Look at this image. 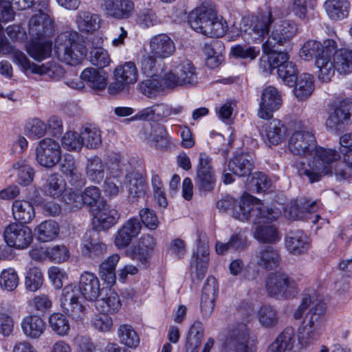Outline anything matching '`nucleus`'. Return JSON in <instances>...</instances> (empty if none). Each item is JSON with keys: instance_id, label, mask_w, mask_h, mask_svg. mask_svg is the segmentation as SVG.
<instances>
[{"instance_id": "obj_52", "label": "nucleus", "mask_w": 352, "mask_h": 352, "mask_svg": "<svg viewBox=\"0 0 352 352\" xmlns=\"http://www.w3.org/2000/svg\"><path fill=\"white\" fill-rule=\"evenodd\" d=\"M118 336L121 344L129 347L136 348L140 344V337L129 324H122L118 329Z\"/></svg>"}, {"instance_id": "obj_17", "label": "nucleus", "mask_w": 352, "mask_h": 352, "mask_svg": "<svg viewBox=\"0 0 352 352\" xmlns=\"http://www.w3.org/2000/svg\"><path fill=\"white\" fill-rule=\"evenodd\" d=\"M215 182L211 160L206 153H201L197 168L196 185L200 190L209 192L214 188Z\"/></svg>"}, {"instance_id": "obj_41", "label": "nucleus", "mask_w": 352, "mask_h": 352, "mask_svg": "<svg viewBox=\"0 0 352 352\" xmlns=\"http://www.w3.org/2000/svg\"><path fill=\"white\" fill-rule=\"evenodd\" d=\"M120 260V255L113 254L101 263L99 267V276L107 285L116 283V267Z\"/></svg>"}, {"instance_id": "obj_11", "label": "nucleus", "mask_w": 352, "mask_h": 352, "mask_svg": "<svg viewBox=\"0 0 352 352\" xmlns=\"http://www.w3.org/2000/svg\"><path fill=\"white\" fill-rule=\"evenodd\" d=\"M61 148L59 144L52 138L41 140L36 147V160L46 168L54 167L60 160Z\"/></svg>"}, {"instance_id": "obj_10", "label": "nucleus", "mask_w": 352, "mask_h": 352, "mask_svg": "<svg viewBox=\"0 0 352 352\" xmlns=\"http://www.w3.org/2000/svg\"><path fill=\"white\" fill-rule=\"evenodd\" d=\"M352 114V98H346L333 104L329 110L326 126L332 131H340Z\"/></svg>"}, {"instance_id": "obj_30", "label": "nucleus", "mask_w": 352, "mask_h": 352, "mask_svg": "<svg viewBox=\"0 0 352 352\" xmlns=\"http://www.w3.org/2000/svg\"><path fill=\"white\" fill-rule=\"evenodd\" d=\"M256 264L265 270H274L276 268L280 261V256L278 251L272 247L265 246L258 250L255 255Z\"/></svg>"}, {"instance_id": "obj_39", "label": "nucleus", "mask_w": 352, "mask_h": 352, "mask_svg": "<svg viewBox=\"0 0 352 352\" xmlns=\"http://www.w3.org/2000/svg\"><path fill=\"white\" fill-rule=\"evenodd\" d=\"M287 130L284 123L278 119L272 120L265 126L266 138L272 145H277L285 139Z\"/></svg>"}, {"instance_id": "obj_13", "label": "nucleus", "mask_w": 352, "mask_h": 352, "mask_svg": "<svg viewBox=\"0 0 352 352\" xmlns=\"http://www.w3.org/2000/svg\"><path fill=\"white\" fill-rule=\"evenodd\" d=\"M3 237L8 245L21 250L27 248L33 240L31 229L16 223H11L5 228Z\"/></svg>"}, {"instance_id": "obj_58", "label": "nucleus", "mask_w": 352, "mask_h": 352, "mask_svg": "<svg viewBox=\"0 0 352 352\" xmlns=\"http://www.w3.org/2000/svg\"><path fill=\"white\" fill-rule=\"evenodd\" d=\"M302 206L300 207L297 201H292L289 206L285 210L286 215L289 219L293 220H300L305 218L304 211L307 212L309 214H311V212L314 211V207L316 204L315 202L311 204L301 203Z\"/></svg>"}, {"instance_id": "obj_56", "label": "nucleus", "mask_w": 352, "mask_h": 352, "mask_svg": "<svg viewBox=\"0 0 352 352\" xmlns=\"http://www.w3.org/2000/svg\"><path fill=\"white\" fill-rule=\"evenodd\" d=\"M167 131L165 126L162 124H157L155 126L151 133L147 137V142L151 145L155 146L157 148H162L167 146L168 138Z\"/></svg>"}, {"instance_id": "obj_36", "label": "nucleus", "mask_w": 352, "mask_h": 352, "mask_svg": "<svg viewBox=\"0 0 352 352\" xmlns=\"http://www.w3.org/2000/svg\"><path fill=\"white\" fill-rule=\"evenodd\" d=\"M26 50L32 58L41 61L51 56L52 42L45 38L41 40L31 39L26 45Z\"/></svg>"}, {"instance_id": "obj_24", "label": "nucleus", "mask_w": 352, "mask_h": 352, "mask_svg": "<svg viewBox=\"0 0 352 352\" xmlns=\"http://www.w3.org/2000/svg\"><path fill=\"white\" fill-rule=\"evenodd\" d=\"M120 217L118 210L106 203H100L98 208L94 209V223L100 230H109L118 222Z\"/></svg>"}, {"instance_id": "obj_60", "label": "nucleus", "mask_w": 352, "mask_h": 352, "mask_svg": "<svg viewBox=\"0 0 352 352\" xmlns=\"http://www.w3.org/2000/svg\"><path fill=\"white\" fill-rule=\"evenodd\" d=\"M135 22L140 27L146 28L159 24L160 20L153 10L143 8L137 12Z\"/></svg>"}, {"instance_id": "obj_15", "label": "nucleus", "mask_w": 352, "mask_h": 352, "mask_svg": "<svg viewBox=\"0 0 352 352\" xmlns=\"http://www.w3.org/2000/svg\"><path fill=\"white\" fill-rule=\"evenodd\" d=\"M209 249L206 243L199 240L196 251L190 260V276L193 283H199L205 276L208 267Z\"/></svg>"}, {"instance_id": "obj_2", "label": "nucleus", "mask_w": 352, "mask_h": 352, "mask_svg": "<svg viewBox=\"0 0 352 352\" xmlns=\"http://www.w3.org/2000/svg\"><path fill=\"white\" fill-rule=\"evenodd\" d=\"M308 308L309 310L298 329V340L303 348L309 346L318 340L325 329V304L316 296H303L294 313V318L300 319Z\"/></svg>"}, {"instance_id": "obj_31", "label": "nucleus", "mask_w": 352, "mask_h": 352, "mask_svg": "<svg viewBox=\"0 0 352 352\" xmlns=\"http://www.w3.org/2000/svg\"><path fill=\"white\" fill-rule=\"evenodd\" d=\"M104 6L108 14L116 19H128L134 10L131 0H105Z\"/></svg>"}, {"instance_id": "obj_42", "label": "nucleus", "mask_w": 352, "mask_h": 352, "mask_svg": "<svg viewBox=\"0 0 352 352\" xmlns=\"http://www.w3.org/2000/svg\"><path fill=\"white\" fill-rule=\"evenodd\" d=\"M38 241L42 243L54 240L58 234V224L53 220H47L41 223L34 229Z\"/></svg>"}, {"instance_id": "obj_1", "label": "nucleus", "mask_w": 352, "mask_h": 352, "mask_svg": "<svg viewBox=\"0 0 352 352\" xmlns=\"http://www.w3.org/2000/svg\"><path fill=\"white\" fill-rule=\"evenodd\" d=\"M288 149L295 155L313 157V160L303 164L298 171L300 176L307 177L311 183L318 182L322 174L331 172V165L340 158L336 150L318 146L314 133L306 129L292 133L288 140Z\"/></svg>"}, {"instance_id": "obj_35", "label": "nucleus", "mask_w": 352, "mask_h": 352, "mask_svg": "<svg viewBox=\"0 0 352 352\" xmlns=\"http://www.w3.org/2000/svg\"><path fill=\"white\" fill-rule=\"evenodd\" d=\"M21 325L24 334L32 339L39 338L46 329L43 319L36 315L25 317L22 320Z\"/></svg>"}, {"instance_id": "obj_38", "label": "nucleus", "mask_w": 352, "mask_h": 352, "mask_svg": "<svg viewBox=\"0 0 352 352\" xmlns=\"http://www.w3.org/2000/svg\"><path fill=\"white\" fill-rule=\"evenodd\" d=\"M60 171L69 177V182L76 187L81 186L85 184L81 174L77 170L74 158L72 155H65L63 159L60 160Z\"/></svg>"}, {"instance_id": "obj_26", "label": "nucleus", "mask_w": 352, "mask_h": 352, "mask_svg": "<svg viewBox=\"0 0 352 352\" xmlns=\"http://www.w3.org/2000/svg\"><path fill=\"white\" fill-rule=\"evenodd\" d=\"M175 50V43L167 34L155 35L150 41V52L155 58H166L170 56Z\"/></svg>"}, {"instance_id": "obj_22", "label": "nucleus", "mask_w": 352, "mask_h": 352, "mask_svg": "<svg viewBox=\"0 0 352 352\" xmlns=\"http://www.w3.org/2000/svg\"><path fill=\"white\" fill-rule=\"evenodd\" d=\"M219 292L217 279L209 276L203 287L200 309L204 318H208L214 309V301Z\"/></svg>"}, {"instance_id": "obj_47", "label": "nucleus", "mask_w": 352, "mask_h": 352, "mask_svg": "<svg viewBox=\"0 0 352 352\" xmlns=\"http://www.w3.org/2000/svg\"><path fill=\"white\" fill-rule=\"evenodd\" d=\"M124 184L130 197L138 198L144 195V182L138 173L132 171L127 173Z\"/></svg>"}, {"instance_id": "obj_27", "label": "nucleus", "mask_w": 352, "mask_h": 352, "mask_svg": "<svg viewBox=\"0 0 352 352\" xmlns=\"http://www.w3.org/2000/svg\"><path fill=\"white\" fill-rule=\"evenodd\" d=\"M285 244L287 251L294 255L303 254L310 248L309 239L301 230L289 231L285 236Z\"/></svg>"}, {"instance_id": "obj_21", "label": "nucleus", "mask_w": 352, "mask_h": 352, "mask_svg": "<svg viewBox=\"0 0 352 352\" xmlns=\"http://www.w3.org/2000/svg\"><path fill=\"white\" fill-rule=\"evenodd\" d=\"M273 23L271 34L267 41H271L274 45H284L289 43L298 32V25L294 21L283 20Z\"/></svg>"}, {"instance_id": "obj_29", "label": "nucleus", "mask_w": 352, "mask_h": 352, "mask_svg": "<svg viewBox=\"0 0 352 352\" xmlns=\"http://www.w3.org/2000/svg\"><path fill=\"white\" fill-rule=\"evenodd\" d=\"M266 207L270 210L275 211V210L270 208L267 206ZM276 212H278V214L276 219L273 220H267L261 223H254L252 221L254 224H257L254 232V236L258 241L264 243H274L280 240V236L276 227L270 223L276 220L280 214L279 211L276 210Z\"/></svg>"}, {"instance_id": "obj_19", "label": "nucleus", "mask_w": 352, "mask_h": 352, "mask_svg": "<svg viewBox=\"0 0 352 352\" xmlns=\"http://www.w3.org/2000/svg\"><path fill=\"white\" fill-rule=\"evenodd\" d=\"M107 251V245L102 241L98 231L92 229L85 233L81 240V253L84 256L96 258Z\"/></svg>"}, {"instance_id": "obj_8", "label": "nucleus", "mask_w": 352, "mask_h": 352, "mask_svg": "<svg viewBox=\"0 0 352 352\" xmlns=\"http://www.w3.org/2000/svg\"><path fill=\"white\" fill-rule=\"evenodd\" d=\"M265 289L270 297L285 300L295 296L297 284L287 274L275 272L270 273L266 277Z\"/></svg>"}, {"instance_id": "obj_3", "label": "nucleus", "mask_w": 352, "mask_h": 352, "mask_svg": "<svg viewBox=\"0 0 352 352\" xmlns=\"http://www.w3.org/2000/svg\"><path fill=\"white\" fill-rule=\"evenodd\" d=\"M254 197L246 195L238 202L234 198L226 196L217 201V207L241 221L252 218L254 223H261L276 219L278 212L270 210L263 204L254 203Z\"/></svg>"}, {"instance_id": "obj_20", "label": "nucleus", "mask_w": 352, "mask_h": 352, "mask_svg": "<svg viewBox=\"0 0 352 352\" xmlns=\"http://www.w3.org/2000/svg\"><path fill=\"white\" fill-rule=\"evenodd\" d=\"M54 23L50 16L39 11L29 21V34L32 40L44 39L54 32Z\"/></svg>"}, {"instance_id": "obj_32", "label": "nucleus", "mask_w": 352, "mask_h": 352, "mask_svg": "<svg viewBox=\"0 0 352 352\" xmlns=\"http://www.w3.org/2000/svg\"><path fill=\"white\" fill-rule=\"evenodd\" d=\"M323 6L329 18L334 21L346 19L351 9L347 0H326Z\"/></svg>"}, {"instance_id": "obj_25", "label": "nucleus", "mask_w": 352, "mask_h": 352, "mask_svg": "<svg viewBox=\"0 0 352 352\" xmlns=\"http://www.w3.org/2000/svg\"><path fill=\"white\" fill-rule=\"evenodd\" d=\"M78 289L83 298L89 301L97 300L102 291L98 277L89 272H84L80 275Z\"/></svg>"}, {"instance_id": "obj_50", "label": "nucleus", "mask_w": 352, "mask_h": 352, "mask_svg": "<svg viewBox=\"0 0 352 352\" xmlns=\"http://www.w3.org/2000/svg\"><path fill=\"white\" fill-rule=\"evenodd\" d=\"M80 78L86 81L89 86L96 91H101L107 86V79L104 75L94 68L85 69L80 74Z\"/></svg>"}, {"instance_id": "obj_18", "label": "nucleus", "mask_w": 352, "mask_h": 352, "mask_svg": "<svg viewBox=\"0 0 352 352\" xmlns=\"http://www.w3.org/2000/svg\"><path fill=\"white\" fill-rule=\"evenodd\" d=\"M217 12L210 0H204L189 14L188 23L195 31L199 32L203 28L216 18Z\"/></svg>"}, {"instance_id": "obj_62", "label": "nucleus", "mask_w": 352, "mask_h": 352, "mask_svg": "<svg viewBox=\"0 0 352 352\" xmlns=\"http://www.w3.org/2000/svg\"><path fill=\"white\" fill-rule=\"evenodd\" d=\"M278 77L289 87H293L296 83L297 70L296 65L292 61L286 62V64L280 67L276 72Z\"/></svg>"}, {"instance_id": "obj_5", "label": "nucleus", "mask_w": 352, "mask_h": 352, "mask_svg": "<svg viewBox=\"0 0 352 352\" xmlns=\"http://www.w3.org/2000/svg\"><path fill=\"white\" fill-rule=\"evenodd\" d=\"M54 50L59 60L70 65L80 63L86 54L80 34L74 30L65 31L56 37Z\"/></svg>"}, {"instance_id": "obj_28", "label": "nucleus", "mask_w": 352, "mask_h": 352, "mask_svg": "<svg viewBox=\"0 0 352 352\" xmlns=\"http://www.w3.org/2000/svg\"><path fill=\"white\" fill-rule=\"evenodd\" d=\"M331 60L332 74L327 79H320L323 82H328L334 75L336 70L339 74H348L352 72V50L341 49L336 51Z\"/></svg>"}, {"instance_id": "obj_49", "label": "nucleus", "mask_w": 352, "mask_h": 352, "mask_svg": "<svg viewBox=\"0 0 352 352\" xmlns=\"http://www.w3.org/2000/svg\"><path fill=\"white\" fill-rule=\"evenodd\" d=\"M116 80L124 82L126 85L135 83L138 80V73L133 62H126L118 66L114 71Z\"/></svg>"}, {"instance_id": "obj_4", "label": "nucleus", "mask_w": 352, "mask_h": 352, "mask_svg": "<svg viewBox=\"0 0 352 352\" xmlns=\"http://www.w3.org/2000/svg\"><path fill=\"white\" fill-rule=\"evenodd\" d=\"M337 43L333 39L320 42L309 39L305 42L299 50V56L305 61L315 58V65L318 69L319 79H327L332 74L331 58L336 51Z\"/></svg>"}, {"instance_id": "obj_23", "label": "nucleus", "mask_w": 352, "mask_h": 352, "mask_svg": "<svg viewBox=\"0 0 352 352\" xmlns=\"http://www.w3.org/2000/svg\"><path fill=\"white\" fill-rule=\"evenodd\" d=\"M142 224L137 217L127 220L119 229L114 239V244L119 249L127 247L133 238L136 237L141 231Z\"/></svg>"}, {"instance_id": "obj_48", "label": "nucleus", "mask_w": 352, "mask_h": 352, "mask_svg": "<svg viewBox=\"0 0 352 352\" xmlns=\"http://www.w3.org/2000/svg\"><path fill=\"white\" fill-rule=\"evenodd\" d=\"M275 340L283 349L285 352H299L300 342H296V334L294 328L286 327ZM298 341H299L298 340Z\"/></svg>"}, {"instance_id": "obj_54", "label": "nucleus", "mask_w": 352, "mask_h": 352, "mask_svg": "<svg viewBox=\"0 0 352 352\" xmlns=\"http://www.w3.org/2000/svg\"><path fill=\"white\" fill-rule=\"evenodd\" d=\"M228 29L227 23L223 21L222 19H219L217 14L214 20H210L206 26L203 28L202 30L199 32L208 36V37H221L223 36Z\"/></svg>"}, {"instance_id": "obj_33", "label": "nucleus", "mask_w": 352, "mask_h": 352, "mask_svg": "<svg viewBox=\"0 0 352 352\" xmlns=\"http://www.w3.org/2000/svg\"><path fill=\"white\" fill-rule=\"evenodd\" d=\"M228 166L229 170L239 177L250 175L254 168L252 156L245 153L235 155Z\"/></svg>"}, {"instance_id": "obj_14", "label": "nucleus", "mask_w": 352, "mask_h": 352, "mask_svg": "<svg viewBox=\"0 0 352 352\" xmlns=\"http://www.w3.org/2000/svg\"><path fill=\"white\" fill-rule=\"evenodd\" d=\"M15 61L22 66L23 71H31L34 74L47 76L52 80H58L65 74L64 69L55 63L49 62L45 65H37L28 59L24 53L17 52Z\"/></svg>"}, {"instance_id": "obj_16", "label": "nucleus", "mask_w": 352, "mask_h": 352, "mask_svg": "<svg viewBox=\"0 0 352 352\" xmlns=\"http://www.w3.org/2000/svg\"><path fill=\"white\" fill-rule=\"evenodd\" d=\"M282 104L283 98L280 91L273 86L266 87L261 93L258 116L262 119H271L273 112L278 110Z\"/></svg>"}, {"instance_id": "obj_7", "label": "nucleus", "mask_w": 352, "mask_h": 352, "mask_svg": "<svg viewBox=\"0 0 352 352\" xmlns=\"http://www.w3.org/2000/svg\"><path fill=\"white\" fill-rule=\"evenodd\" d=\"M274 19L271 11L261 13L256 16L242 19L240 32L248 42L261 43L269 35L270 29Z\"/></svg>"}, {"instance_id": "obj_55", "label": "nucleus", "mask_w": 352, "mask_h": 352, "mask_svg": "<svg viewBox=\"0 0 352 352\" xmlns=\"http://www.w3.org/2000/svg\"><path fill=\"white\" fill-rule=\"evenodd\" d=\"M121 307L118 295L114 292H110L106 298L98 300L96 307L98 310L106 314L117 312Z\"/></svg>"}, {"instance_id": "obj_43", "label": "nucleus", "mask_w": 352, "mask_h": 352, "mask_svg": "<svg viewBox=\"0 0 352 352\" xmlns=\"http://www.w3.org/2000/svg\"><path fill=\"white\" fill-rule=\"evenodd\" d=\"M12 170L15 173L17 182L21 186L30 185L34 179V170L25 160H20L12 166Z\"/></svg>"}, {"instance_id": "obj_51", "label": "nucleus", "mask_w": 352, "mask_h": 352, "mask_svg": "<svg viewBox=\"0 0 352 352\" xmlns=\"http://www.w3.org/2000/svg\"><path fill=\"white\" fill-rule=\"evenodd\" d=\"M49 327L52 331L59 336H67L70 330V324L66 316L57 312L50 314L48 317Z\"/></svg>"}, {"instance_id": "obj_61", "label": "nucleus", "mask_w": 352, "mask_h": 352, "mask_svg": "<svg viewBox=\"0 0 352 352\" xmlns=\"http://www.w3.org/2000/svg\"><path fill=\"white\" fill-rule=\"evenodd\" d=\"M47 124L38 118L29 120L25 126V132L29 138L37 140L46 133Z\"/></svg>"}, {"instance_id": "obj_12", "label": "nucleus", "mask_w": 352, "mask_h": 352, "mask_svg": "<svg viewBox=\"0 0 352 352\" xmlns=\"http://www.w3.org/2000/svg\"><path fill=\"white\" fill-rule=\"evenodd\" d=\"M80 293L78 287L74 285H66L60 298V307L63 311L78 320L84 315L85 307L80 301Z\"/></svg>"}, {"instance_id": "obj_53", "label": "nucleus", "mask_w": 352, "mask_h": 352, "mask_svg": "<svg viewBox=\"0 0 352 352\" xmlns=\"http://www.w3.org/2000/svg\"><path fill=\"white\" fill-rule=\"evenodd\" d=\"M275 45L271 41H266L263 44L264 52L270 54V61L272 62V66L276 72L280 69V67L289 62V55L285 52H277L275 50Z\"/></svg>"}, {"instance_id": "obj_59", "label": "nucleus", "mask_w": 352, "mask_h": 352, "mask_svg": "<svg viewBox=\"0 0 352 352\" xmlns=\"http://www.w3.org/2000/svg\"><path fill=\"white\" fill-rule=\"evenodd\" d=\"M260 324L265 328H272L278 322L276 311L270 305L262 306L258 312Z\"/></svg>"}, {"instance_id": "obj_63", "label": "nucleus", "mask_w": 352, "mask_h": 352, "mask_svg": "<svg viewBox=\"0 0 352 352\" xmlns=\"http://www.w3.org/2000/svg\"><path fill=\"white\" fill-rule=\"evenodd\" d=\"M43 282V276L41 271L38 267L29 269L26 273L25 285L28 290L35 292L38 290Z\"/></svg>"}, {"instance_id": "obj_9", "label": "nucleus", "mask_w": 352, "mask_h": 352, "mask_svg": "<svg viewBox=\"0 0 352 352\" xmlns=\"http://www.w3.org/2000/svg\"><path fill=\"white\" fill-rule=\"evenodd\" d=\"M198 74L194 64L189 60H184L164 75V84L168 88L192 87L198 82Z\"/></svg>"}, {"instance_id": "obj_57", "label": "nucleus", "mask_w": 352, "mask_h": 352, "mask_svg": "<svg viewBox=\"0 0 352 352\" xmlns=\"http://www.w3.org/2000/svg\"><path fill=\"white\" fill-rule=\"evenodd\" d=\"M83 146L88 148H96L102 143L99 129L94 127H85L80 132Z\"/></svg>"}, {"instance_id": "obj_6", "label": "nucleus", "mask_w": 352, "mask_h": 352, "mask_svg": "<svg viewBox=\"0 0 352 352\" xmlns=\"http://www.w3.org/2000/svg\"><path fill=\"white\" fill-rule=\"evenodd\" d=\"M256 344L247 325L239 323L228 331L221 352H256Z\"/></svg>"}, {"instance_id": "obj_37", "label": "nucleus", "mask_w": 352, "mask_h": 352, "mask_svg": "<svg viewBox=\"0 0 352 352\" xmlns=\"http://www.w3.org/2000/svg\"><path fill=\"white\" fill-rule=\"evenodd\" d=\"M100 16L91 12L80 10L76 16V23L81 32H93L100 27Z\"/></svg>"}, {"instance_id": "obj_64", "label": "nucleus", "mask_w": 352, "mask_h": 352, "mask_svg": "<svg viewBox=\"0 0 352 352\" xmlns=\"http://www.w3.org/2000/svg\"><path fill=\"white\" fill-rule=\"evenodd\" d=\"M19 284L17 273L13 268L3 270L0 275V286L7 291H13Z\"/></svg>"}, {"instance_id": "obj_45", "label": "nucleus", "mask_w": 352, "mask_h": 352, "mask_svg": "<svg viewBox=\"0 0 352 352\" xmlns=\"http://www.w3.org/2000/svg\"><path fill=\"white\" fill-rule=\"evenodd\" d=\"M66 189V182L58 173L51 174L43 185L45 193L53 198H58Z\"/></svg>"}, {"instance_id": "obj_40", "label": "nucleus", "mask_w": 352, "mask_h": 352, "mask_svg": "<svg viewBox=\"0 0 352 352\" xmlns=\"http://www.w3.org/2000/svg\"><path fill=\"white\" fill-rule=\"evenodd\" d=\"M85 175L90 182L96 184L103 180L104 164L100 157L95 155L87 159Z\"/></svg>"}, {"instance_id": "obj_34", "label": "nucleus", "mask_w": 352, "mask_h": 352, "mask_svg": "<svg viewBox=\"0 0 352 352\" xmlns=\"http://www.w3.org/2000/svg\"><path fill=\"white\" fill-rule=\"evenodd\" d=\"M12 216L20 224L30 223L35 217L33 205L28 201L17 199L12 203Z\"/></svg>"}, {"instance_id": "obj_44", "label": "nucleus", "mask_w": 352, "mask_h": 352, "mask_svg": "<svg viewBox=\"0 0 352 352\" xmlns=\"http://www.w3.org/2000/svg\"><path fill=\"white\" fill-rule=\"evenodd\" d=\"M204 337V326L200 321H195L192 324L186 339V352H198Z\"/></svg>"}, {"instance_id": "obj_46", "label": "nucleus", "mask_w": 352, "mask_h": 352, "mask_svg": "<svg viewBox=\"0 0 352 352\" xmlns=\"http://www.w3.org/2000/svg\"><path fill=\"white\" fill-rule=\"evenodd\" d=\"M294 85V92L296 97L303 100L309 97L314 90V77L310 74H302L298 78H297Z\"/></svg>"}]
</instances>
